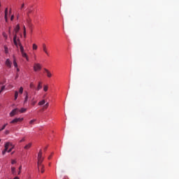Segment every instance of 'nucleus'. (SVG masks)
Masks as SVG:
<instances>
[{"label":"nucleus","instance_id":"1","mask_svg":"<svg viewBox=\"0 0 179 179\" xmlns=\"http://www.w3.org/2000/svg\"><path fill=\"white\" fill-rule=\"evenodd\" d=\"M19 30H20V26L19 24H17L14 29L15 34L14 35V37H13V42L15 45H16V47H17L18 45L17 41L16 40H17V33H19Z\"/></svg>","mask_w":179,"mask_h":179},{"label":"nucleus","instance_id":"2","mask_svg":"<svg viewBox=\"0 0 179 179\" xmlns=\"http://www.w3.org/2000/svg\"><path fill=\"white\" fill-rule=\"evenodd\" d=\"M43 160H44V158H43V151H41V150L38 154V171H40V166H41V163H43Z\"/></svg>","mask_w":179,"mask_h":179},{"label":"nucleus","instance_id":"3","mask_svg":"<svg viewBox=\"0 0 179 179\" xmlns=\"http://www.w3.org/2000/svg\"><path fill=\"white\" fill-rule=\"evenodd\" d=\"M18 45L20 47V50L22 54V56L23 57V58H27V54H26V52H24V48H23V45H22V43L20 42H19Z\"/></svg>","mask_w":179,"mask_h":179},{"label":"nucleus","instance_id":"4","mask_svg":"<svg viewBox=\"0 0 179 179\" xmlns=\"http://www.w3.org/2000/svg\"><path fill=\"white\" fill-rule=\"evenodd\" d=\"M23 117H16L14 120H13L10 124H17V122H22L23 121Z\"/></svg>","mask_w":179,"mask_h":179},{"label":"nucleus","instance_id":"5","mask_svg":"<svg viewBox=\"0 0 179 179\" xmlns=\"http://www.w3.org/2000/svg\"><path fill=\"white\" fill-rule=\"evenodd\" d=\"M19 113V108H15L10 113V117H15Z\"/></svg>","mask_w":179,"mask_h":179},{"label":"nucleus","instance_id":"6","mask_svg":"<svg viewBox=\"0 0 179 179\" xmlns=\"http://www.w3.org/2000/svg\"><path fill=\"white\" fill-rule=\"evenodd\" d=\"M34 71L35 72H37V71H41V65L38 63L35 64L34 66Z\"/></svg>","mask_w":179,"mask_h":179},{"label":"nucleus","instance_id":"7","mask_svg":"<svg viewBox=\"0 0 179 179\" xmlns=\"http://www.w3.org/2000/svg\"><path fill=\"white\" fill-rule=\"evenodd\" d=\"M24 104H26V103H27V101H29V92H27V91L24 92Z\"/></svg>","mask_w":179,"mask_h":179},{"label":"nucleus","instance_id":"8","mask_svg":"<svg viewBox=\"0 0 179 179\" xmlns=\"http://www.w3.org/2000/svg\"><path fill=\"white\" fill-rule=\"evenodd\" d=\"M42 47H43V52H45V54H46V55H50V54L48 53V50H47V45H45V43H43L42 45Z\"/></svg>","mask_w":179,"mask_h":179},{"label":"nucleus","instance_id":"9","mask_svg":"<svg viewBox=\"0 0 179 179\" xmlns=\"http://www.w3.org/2000/svg\"><path fill=\"white\" fill-rule=\"evenodd\" d=\"M41 89H43V83L41 81H39L38 83V85L36 90H37V92H38V90H41Z\"/></svg>","mask_w":179,"mask_h":179},{"label":"nucleus","instance_id":"10","mask_svg":"<svg viewBox=\"0 0 179 179\" xmlns=\"http://www.w3.org/2000/svg\"><path fill=\"white\" fill-rule=\"evenodd\" d=\"M6 65L8 66V68H12V62H10V59H7L6 61Z\"/></svg>","mask_w":179,"mask_h":179},{"label":"nucleus","instance_id":"11","mask_svg":"<svg viewBox=\"0 0 179 179\" xmlns=\"http://www.w3.org/2000/svg\"><path fill=\"white\" fill-rule=\"evenodd\" d=\"M44 71L46 72L48 78H51V76H52V74H51V72H50L48 69H44Z\"/></svg>","mask_w":179,"mask_h":179},{"label":"nucleus","instance_id":"12","mask_svg":"<svg viewBox=\"0 0 179 179\" xmlns=\"http://www.w3.org/2000/svg\"><path fill=\"white\" fill-rule=\"evenodd\" d=\"M10 146H12V144H10L9 142H7L6 144H5V149L6 150H8V149H9V147Z\"/></svg>","mask_w":179,"mask_h":179},{"label":"nucleus","instance_id":"13","mask_svg":"<svg viewBox=\"0 0 179 179\" xmlns=\"http://www.w3.org/2000/svg\"><path fill=\"white\" fill-rule=\"evenodd\" d=\"M10 146H12V144H10L9 142H7L6 144H5V149L6 150H8V149H9V147Z\"/></svg>","mask_w":179,"mask_h":179},{"label":"nucleus","instance_id":"14","mask_svg":"<svg viewBox=\"0 0 179 179\" xmlns=\"http://www.w3.org/2000/svg\"><path fill=\"white\" fill-rule=\"evenodd\" d=\"M4 19H5L6 22H8V8H6L5 9Z\"/></svg>","mask_w":179,"mask_h":179},{"label":"nucleus","instance_id":"15","mask_svg":"<svg viewBox=\"0 0 179 179\" xmlns=\"http://www.w3.org/2000/svg\"><path fill=\"white\" fill-rule=\"evenodd\" d=\"M31 143H29L28 144H27L24 147V149H25L26 150H28V149H30V148H31Z\"/></svg>","mask_w":179,"mask_h":179},{"label":"nucleus","instance_id":"16","mask_svg":"<svg viewBox=\"0 0 179 179\" xmlns=\"http://www.w3.org/2000/svg\"><path fill=\"white\" fill-rule=\"evenodd\" d=\"M45 104V100L43 99L42 101H39L38 106H44Z\"/></svg>","mask_w":179,"mask_h":179},{"label":"nucleus","instance_id":"17","mask_svg":"<svg viewBox=\"0 0 179 179\" xmlns=\"http://www.w3.org/2000/svg\"><path fill=\"white\" fill-rule=\"evenodd\" d=\"M4 52L5 54H9V49L8 48V46L4 45Z\"/></svg>","mask_w":179,"mask_h":179},{"label":"nucleus","instance_id":"18","mask_svg":"<svg viewBox=\"0 0 179 179\" xmlns=\"http://www.w3.org/2000/svg\"><path fill=\"white\" fill-rule=\"evenodd\" d=\"M36 103H37V101H34V98H32L31 100V106H36Z\"/></svg>","mask_w":179,"mask_h":179},{"label":"nucleus","instance_id":"19","mask_svg":"<svg viewBox=\"0 0 179 179\" xmlns=\"http://www.w3.org/2000/svg\"><path fill=\"white\" fill-rule=\"evenodd\" d=\"M19 111H20L21 113H26V111H27V108H22L20 110H19Z\"/></svg>","mask_w":179,"mask_h":179},{"label":"nucleus","instance_id":"20","mask_svg":"<svg viewBox=\"0 0 179 179\" xmlns=\"http://www.w3.org/2000/svg\"><path fill=\"white\" fill-rule=\"evenodd\" d=\"M41 169V172L42 173V174L44 173L45 170H44V165L41 164L40 165V168Z\"/></svg>","mask_w":179,"mask_h":179},{"label":"nucleus","instance_id":"21","mask_svg":"<svg viewBox=\"0 0 179 179\" xmlns=\"http://www.w3.org/2000/svg\"><path fill=\"white\" fill-rule=\"evenodd\" d=\"M30 89H34L36 87V85H34V83L33 82L30 83L29 84Z\"/></svg>","mask_w":179,"mask_h":179},{"label":"nucleus","instance_id":"22","mask_svg":"<svg viewBox=\"0 0 179 179\" xmlns=\"http://www.w3.org/2000/svg\"><path fill=\"white\" fill-rule=\"evenodd\" d=\"M19 96V92L17 91L15 92V100H17V97Z\"/></svg>","mask_w":179,"mask_h":179},{"label":"nucleus","instance_id":"23","mask_svg":"<svg viewBox=\"0 0 179 179\" xmlns=\"http://www.w3.org/2000/svg\"><path fill=\"white\" fill-rule=\"evenodd\" d=\"M11 172L13 174H15V173H16V168L11 167Z\"/></svg>","mask_w":179,"mask_h":179},{"label":"nucleus","instance_id":"24","mask_svg":"<svg viewBox=\"0 0 179 179\" xmlns=\"http://www.w3.org/2000/svg\"><path fill=\"white\" fill-rule=\"evenodd\" d=\"M43 90H44V92H48V85H44Z\"/></svg>","mask_w":179,"mask_h":179},{"label":"nucleus","instance_id":"25","mask_svg":"<svg viewBox=\"0 0 179 179\" xmlns=\"http://www.w3.org/2000/svg\"><path fill=\"white\" fill-rule=\"evenodd\" d=\"M37 121V120L36 119H34V120H31L30 122H29V124L31 125H33V124H34V122H36Z\"/></svg>","mask_w":179,"mask_h":179},{"label":"nucleus","instance_id":"26","mask_svg":"<svg viewBox=\"0 0 179 179\" xmlns=\"http://www.w3.org/2000/svg\"><path fill=\"white\" fill-rule=\"evenodd\" d=\"M27 16H29V15H30V13H31V12H33V10H31V8H28L27 9Z\"/></svg>","mask_w":179,"mask_h":179},{"label":"nucleus","instance_id":"27","mask_svg":"<svg viewBox=\"0 0 179 179\" xmlns=\"http://www.w3.org/2000/svg\"><path fill=\"white\" fill-rule=\"evenodd\" d=\"M13 65H14L15 68H17V63L16 62V59H15L13 61Z\"/></svg>","mask_w":179,"mask_h":179},{"label":"nucleus","instance_id":"28","mask_svg":"<svg viewBox=\"0 0 179 179\" xmlns=\"http://www.w3.org/2000/svg\"><path fill=\"white\" fill-rule=\"evenodd\" d=\"M19 93L23 94V87H20Z\"/></svg>","mask_w":179,"mask_h":179},{"label":"nucleus","instance_id":"29","mask_svg":"<svg viewBox=\"0 0 179 179\" xmlns=\"http://www.w3.org/2000/svg\"><path fill=\"white\" fill-rule=\"evenodd\" d=\"M8 125V123L5 124L1 129H0V131H3V129H5V128H6V126Z\"/></svg>","mask_w":179,"mask_h":179},{"label":"nucleus","instance_id":"30","mask_svg":"<svg viewBox=\"0 0 179 179\" xmlns=\"http://www.w3.org/2000/svg\"><path fill=\"white\" fill-rule=\"evenodd\" d=\"M37 45H36L35 43H34L33 45H32V48H33V50H37Z\"/></svg>","mask_w":179,"mask_h":179},{"label":"nucleus","instance_id":"31","mask_svg":"<svg viewBox=\"0 0 179 179\" xmlns=\"http://www.w3.org/2000/svg\"><path fill=\"white\" fill-rule=\"evenodd\" d=\"M3 90H5V85L2 86L0 90V94L1 93H2V92H3Z\"/></svg>","mask_w":179,"mask_h":179},{"label":"nucleus","instance_id":"32","mask_svg":"<svg viewBox=\"0 0 179 179\" xmlns=\"http://www.w3.org/2000/svg\"><path fill=\"white\" fill-rule=\"evenodd\" d=\"M3 37H5L6 40L8 38V35L5 32L3 33Z\"/></svg>","mask_w":179,"mask_h":179},{"label":"nucleus","instance_id":"33","mask_svg":"<svg viewBox=\"0 0 179 179\" xmlns=\"http://www.w3.org/2000/svg\"><path fill=\"white\" fill-rule=\"evenodd\" d=\"M48 106H50V104L48 103H46L45 105H44V108H48Z\"/></svg>","mask_w":179,"mask_h":179},{"label":"nucleus","instance_id":"34","mask_svg":"<svg viewBox=\"0 0 179 179\" xmlns=\"http://www.w3.org/2000/svg\"><path fill=\"white\" fill-rule=\"evenodd\" d=\"M11 164H16V160L12 159L11 160Z\"/></svg>","mask_w":179,"mask_h":179},{"label":"nucleus","instance_id":"35","mask_svg":"<svg viewBox=\"0 0 179 179\" xmlns=\"http://www.w3.org/2000/svg\"><path fill=\"white\" fill-rule=\"evenodd\" d=\"M6 152H8V150H5L2 151V155H5V154L6 153Z\"/></svg>","mask_w":179,"mask_h":179},{"label":"nucleus","instance_id":"36","mask_svg":"<svg viewBox=\"0 0 179 179\" xmlns=\"http://www.w3.org/2000/svg\"><path fill=\"white\" fill-rule=\"evenodd\" d=\"M13 150V147H12L11 148H10V149L7 151L8 153H10Z\"/></svg>","mask_w":179,"mask_h":179},{"label":"nucleus","instance_id":"37","mask_svg":"<svg viewBox=\"0 0 179 179\" xmlns=\"http://www.w3.org/2000/svg\"><path fill=\"white\" fill-rule=\"evenodd\" d=\"M23 35H24V38H26L27 37V34H26V31H23Z\"/></svg>","mask_w":179,"mask_h":179},{"label":"nucleus","instance_id":"38","mask_svg":"<svg viewBox=\"0 0 179 179\" xmlns=\"http://www.w3.org/2000/svg\"><path fill=\"white\" fill-rule=\"evenodd\" d=\"M24 141H26V139L24 138H22V140L20 141V143H22V142H24Z\"/></svg>","mask_w":179,"mask_h":179},{"label":"nucleus","instance_id":"39","mask_svg":"<svg viewBox=\"0 0 179 179\" xmlns=\"http://www.w3.org/2000/svg\"><path fill=\"white\" fill-rule=\"evenodd\" d=\"M9 130H6V131H5V134H6V135H9Z\"/></svg>","mask_w":179,"mask_h":179},{"label":"nucleus","instance_id":"40","mask_svg":"<svg viewBox=\"0 0 179 179\" xmlns=\"http://www.w3.org/2000/svg\"><path fill=\"white\" fill-rule=\"evenodd\" d=\"M23 8H24V3H22L20 8V10H22V9H23Z\"/></svg>","mask_w":179,"mask_h":179},{"label":"nucleus","instance_id":"41","mask_svg":"<svg viewBox=\"0 0 179 179\" xmlns=\"http://www.w3.org/2000/svg\"><path fill=\"white\" fill-rule=\"evenodd\" d=\"M13 19H15V15H12L10 17V20H13Z\"/></svg>","mask_w":179,"mask_h":179},{"label":"nucleus","instance_id":"42","mask_svg":"<svg viewBox=\"0 0 179 179\" xmlns=\"http://www.w3.org/2000/svg\"><path fill=\"white\" fill-rule=\"evenodd\" d=\"M17 78H19V73L16 74L15 79H17Z\"/></svg>","mask_w":179,"mask_h":179},{"label":"nucleus","instance_id":"43","mask_svg":"<svg viewBox=\"0 0 179 179\" xmlns=\"http://www.w3.org/2000/svg\"><path fill=\"white\" fill-rule=\"evenodd\" d=\"M23 30H24V31H26V27L25 26H23Z\"/></svg>","mask_w":179,"mask_h":179},{"label":"nucleus","instance_id":"44","mask_svg":"<svg viewBox=\"0 0 179 179\" xmlns=\"http://www.w3.org/2000/svg\"><path fill=\"white\" fill-rule=\"evenodd\" d=\"M19 171H22V166H20V167H19Z\"/></svg>","mask_w":179,"mask_h":179},{"label":"nucleus","instance_id":"45","mask_svg":"<svg viewBox=\"0 0 179 179\" xmlns=\"http://www.w3.org/2000/svg\"><path fill=\"white\" fill-rule=\"evenodd\" d=\"M17 72H20V69L19 68H17Z\"/></svg>","mask_w":179,"mask_h":179},{"label":"nucleus","instance_id":"46","mask_svg":"<svg viewBox=\"0 0 179 179\" xmlns=\"http://www.w3.org/2000/svg\"><path fill=\"white\" fill-rule=\"evenodd\" d=\"M51 157H52V155L48 157V159L50 160V159H51Z\"/></svg>","mask_w":179,"mask_h":179},{"label":"nucleus","instance_id":"47","mask_svg":"<svg viewBox=\"0 0 179 179\" xmlns=\"http://www.w3.org/2000/svg\"><path fill=\"white\" fill-rule=\"evenodd\" d=\"M27 61H29V57L27 56V57H25Z\"/></svg>","mask_w":179,"mask_h":179},{"label":"nucleus","instance_id":"48","mask_svg":"<svg viewBox=\"0 0 179 179\" xmlns=\"http://www.w3.org/2000/svg\"><path fill=\"white\" fill-rule=\"evenodd\" d=\"M13 179H19V177L16 176Z\"/></svg>","mask_w":179,"mask_h":179},{"label":"nucleus","instance_id":"49","mask_svg":"<svg viewBox=\"0 0 179 179\" xmlns=\"http://www.w3.org/2000/svg\"><path fill=\"white\" fill-rule=\"evenodd\" d=\"M20 173H22V171H18V175L20 174Z\"/></svg>","mask_w":179,"mask_h":179},{"label":"nucleus","instance_id":"50","mask_svg":"<svg viewBox=\"0 0 179 179\" xmlns=\"http://www.w3.org/2000/svg\"><path fill=\"white\" fill-rule=\"evenodd\" d=\"M13 153H15V152H13L11 153V155H13Z\"/></svg>","mask_w":179,"mask_h":179},{"label":"nucleus","instance_id":"51","mask_svg":"<svg viewBox=\"0 0 179 179\" xmlns=\"http://www.w3.org/2000/svg\"><path fill=\"white\" fill-rule=\"evenodd\" d=\"M1 6V1H0V7Z\"/></svg>","mask_w":179,"mask_h":179},{"label":"nucleus","instance_id":"52","mask_svg":"<svg viewBox=\"0 0 179 179\" xmlns=\"http://www.w3.org/2000/svg\"><path fill=\"white\" fill-rule=\"evenodd\" d=\"M0 85H3V83H0Z\"/></svg>","mask_w":179,"mask_h":179},{"label":"nucleus","instance_id":"53","mask_svg":"<svg viewBox=\"0 0 179 179\" xmlns=\"http://www.w3.org/2000/svg\"><path fill=\"white\" fill-rule=\"evenodd\" d=\"M10 12H11V10H10Z\"/></svg>","mask_w":179,"mask_h":179},{"label":"nucleus","instance_id":"54","mask_svg":"<svg viewBox=\"0 0 179 179\" xmlns=\"http://www.w3.org/2000/svg\"><path fill=\"white\" fill-rule=\"evenodd\" d=\"M0 142H1V139H0Z\"/></svg>","mask_w":179,"mask_h":179}]
</instances>
